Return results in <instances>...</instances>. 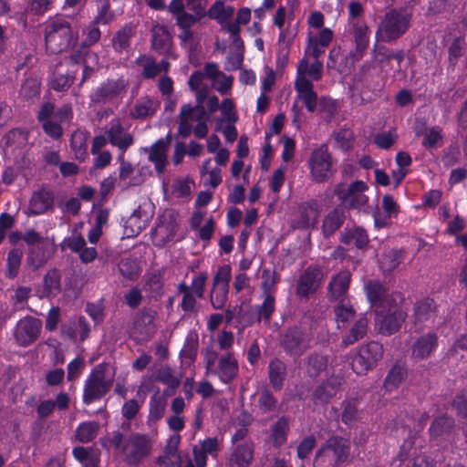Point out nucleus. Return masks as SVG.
Instances as JSON below:
<instances>
[{
	"label": "nucleus",
	"instance_id": "nucleus-1",
	"mask_svg": "<svg viewBox=\"0 0 467 467\" xmlns=\"http://www.w3.org/2000/svg\"><path fill=\"white\" fill-rule=\"evenodd\" d=\"M314 325L312 320L304 318L285 327L278 335L279 347L290 358H300L312 347Z\"/></svg>",
	"mask_w": 467,
	"mask_h": 467
},
{
	"label": "nucleus",
	"instance_id": "nucleus-2",
	"mask_svg": "<svg viewBox=\"0 0 467 467\" xmlns=\"http://www.w3.org/2000/svg\"><path fill=\"white\" fill-rule=\"evenodd\" d=\"M412 14L405 8L388 11L376 32L377 41L389 43L401 37L410 28Z\"/></svg>",
	"mask_w": 467,
	"mask_h": 467
},
{
	"label": "nucleus",
	"instance_id": "nucleus-3",
	"mask_svg": "<svg viewBox=\"0 0 467 467\" xmlns=\"http://www.w3.org/2000/svg\"><path fill=\"white\" fill-rule=\"evenodd\" d=\"M78 39L71 24L64 17H57L46 26L45 41L47 49L53 54L67 50Z\"/></svg>",
	"mask_w": 467,
	"mask_h": 467
},
{
	"label": "nucleus",
	"instance_id": "nucleus-4",
	"mask_svg": "<svg viewBox=\"0 0 467 467\" xmlns=\"http://www.w3.org/2000/svg\"><path fill=\"white\" fill-rule=\"evenodd\" d=\"M384 352L383 345L376 340L358 346L350 352V365L353 372L358 376L367 375L382 360Z\"/></svg>",
	"mask_w": 467,
	"mask_h": 467
},
{
	"label": "nucleus",
	"instance_id": "nucleus-5",
	"mask_svg": "<svg viewBox=\"0 0 467 467\" xmlns=\"http://www.w3.org/2000/svg\"><path fill=\"white\" fill-rule=\"evenodd\" d=\"M374 314L379 332L386 337L400 331L408 316L407 312L397 303V300L388 306L379 308Z\"/></svg>",
	"mask_w": 467,
	"mask_h": 467
},
{
	"label": "nucleus",
	"instance_id": "nucleus-6",
	"mask_svg": "<svg viewBox=\"0 0 467 467\" xmlns=\"http://www.w3.org/2000/svg\"><path fill=\"white\" fill-rule=\"evenodd\" d=\"M307 164L314 182H326L334 174L333 158L327 144H321L311 152Z\"/></svg>",
	"mask_w": 467,
	"mask_h": 467
},
{
	"label": "nucleus",
	"instance_id": "nucleus-7",
	"mask_svg": "<svg viewBox=\"0 0 467 467\" xmlns=\"http://www.w3.org/2000/svg\"><path fill=\"white\" fill-rule=\"evenodd\" d=\"M112 380L105 377V369L102 365H98L91 369L85 380L82 401L85 405L101 400L111 389Z\"/></svg>",
	"mask_w": 467,
	"mask_h": 467
},
{
	"label": "nucleus",
	"instance_id": "nucleus-8",
	"mask_svg": "<svg viewBox=\"0 0 467 467\" xmlns=\"http://www.w3.org/2000/svg\"><path fill=\"white\" fill-rule=\"evenodd\" d=\"M368 185L362 181H355L348 186L338 183L334 188V194L341 202L342 206L347 210L361 209L367 205L368 197L364 194Z\"/></svg>",
	"mask_w": 467,
	"mask_h": 467
},
{
	"label": "nucleus",
	"instance_id": "nucleus-9",
	"mask_svg": "<svg viewBox=\"0 0 467 467\" xmlns=\"http://www.w3.org/2000/svg\"><path fill=\"white\" fill-rule=\"evenodd\" d=\"M232 279V268L230 265H223L218 267L210 292V302L213 309H223L228 301L230 282Z\"/></svg>",
	"mask_w": 467,
	"mask_h": 467
},
{
	"label": "nucleus",
	"instance_id": "nucleus-10",
	"mask_svg": "<svg viewBox=\"0 0 467 467\" xmlns=\"http://www.w3.org/2000/svg\"><path fill=\"white\" fill-rule=\"evenodd\" d=\"M351 35L355 48L344 58L345 67H351L356 62L361 60L367 53L369 45V29L364 21H353L351 23Z\"/></svg>",
	"mask_w": 467,
	"mask_h": 467
},
{
	"label": "nucleus",
	"instance_id": "nucleus-11",
	"mask_svg": "<svg viewBox=\"0 0 467 467\" xmlns=\"http://www.w3.org/2000/svg\"><path fill=\"white\" fill-rule=\"evenodd\" d=\"M128 88V81L123 78H108L101 82L90 94V101L96 105H104L119 98Z\"/></svg>",
	"mask_w": 467,
	"mask_h": 467
},
{
	"label": "nucleus",
	"instance_id": "nucleus-12",
	"mask_svg": "<svg viewBox=\"0 0 467 467\" xmlns=\"http://www.w3.org/2000/svg\"><path fill=\"white\" fill-rule=\"evenodd\" d=\"M365 294L370 306L375 312L379 308L389 306L397 300L396 296H400V299L403 297L400 294H389L387 287L379 280H368L364 286Z\"/></svg>",
	"mask_w": 467,
	"mask_h": 467
},
{
	"label": "nucleus",
	"instance_id": "nucleus-13",
	"mask_svg": "<svg viewBox=\"0 0 467 467\" xmlns=\"http://www.w3.org/2000/svg\"><path fill=\"white\" fill-rule=\"evenodd\" d=\"M27 214L38 216L55 210V192L47 186H41L32 193L28 203Z\"/></svg>",
	"mask_w": 467,
	"mask_h": 467
},
{
	"label": "nucleus",
	"instance_id": "nucleus-14",
	"mask_svg": "<svg viewBox=\"0 0 467 467\" xmlns=\"http://www.w3.org/2000/svg\"><path fill=\"white\" fill-rule=\"evenodd\" d=\"M322 279L321 268L317 265H309L299 276L296 288V295L300 297L308 298L317 291Z\"/></svg>",
	"mask_w": 467,
	"mask_h": 467
},
{
	"label": "nucleus",
	"instance_id": "nucleus-15",
	"mask_svg": "<svg viewBox=\"0 0 467 467\" xmlns=\"http://www.w3.org/2000/svg\"><path fill=\"white\" fill-rule=\"evenodd\" d=\"M40 331L41 321L27 316L17 322L14 336L19 346L27 347L37 339Z\"/></svg>",
	"mask_w": 467,
	"mask_h": 467
},
{
	"label": "nucleus",
	"instance_id": "nucleus-16",
	"mask_svg": "<svg viewBox=\"0 0 467 467\" xmlns=\"http://www.w3.org/2000/svg\"><path fill=\"white\" fill-rule=\"evenodd\" d=\"M222 442L223 439H219L217 436L200 440L198 444L192 447L193 461L197 467H206L209 455L217 460Z\"/></svg>",
	"mask_w": 467,
	"mask_h": 467
},
{
	"label": "nucleus",
	"instance_id": "nucleus-17",
	"mask_svg": "<svg viewBox=\"0 0 467 467\" xmlns=\"http://www.w3.org/2000/svg\"><path fill=\"white\" fill-rule=\"evenodd\" d=\"M109 142L117 147L121 154L134 144V137L131 133L125 132L120 119H112L105 131Z\"/></svg>",
	"mask_w": 467,
	"mask_h": 467
},
{
	"label": "nucleus",
	"instance_id": "nucleus-18",
	"mask_svg": "<svg viewBox=\"0 0 467 467\" xmlns=\"http://www.w3.org/2000/svg\"><path fill=\"white\" fill-rule=\"evenodd\" d=\"M238 361L233 353L227 352L218 359L217 366L212 370L211 376L217 377L224 384L232 383L238 376Z\"/></svg>",
	"mask_w": 467,
	"mask_h": 467
},
{
	"label": "nucleus",
	"instance_id": "nucleus-19",
	"mask_svg": "<svg viewBox=\"0 0 467 467\" xmlns=\"http://www.w3.org/2000/svg\"><path fill=\"white\" fill-rule=\"evenodd\" d=\"M206 116V110L202 105H195L194 107L191 104L182 105L180 112V122L178 126V133L182 138H187L192 133V124L189 122L190 119L197 121L202 120Z\"/></svg>",
	"mask_w": 467,
	"mask_h": 467
},
{
	"label": "nucleus",
	"instance_id": "nucleus-20",
	"mask_svg": "<svg viewBox=\"0 0 467 467\" xmlns=\"http://www.w3.org/2000/svg\"><path fill=\"white\" fill-rule=\"evenodd\" d=\"M123 450L128 463L138 465L150 453V445L144 435L135 434Z\"/></svg>",
	"mask_w": 467,
	"mask_h": 467
},
{
	"label": "nucleus",
	"instance_id": "nucleus-21",
	"mask_svg": "<svg viewBox=\"0 0 467 467\" xmlns=\"http://www.w3.org/2000/svg\"><path fill=\"white\" fill-rule=\"evenodd\" d=\"M439 337L435 332H428L419 337L411 345V357L415 360L429 358L438 348Z\"/></svg>",
	"mask_w": 467,
	"mask_h": 467
},
{
	"label": "nucleus",
	"instance_id": "nucleus-22",
	"mask_svg": "<svg viewBox=\"0 0 467 467\" xmlns=\"http://www.w3.org/2000/svg\"><path fill=\"white\" fill-rule=\"evenodd\" d=\"M254 444L252 441L231 446L228 458L229 467H249L254 460Z\"/></svg>",
	"mask_w": 467,
	"mask_h": 467
},
{
	"label": "nucleus",
	"instance_id": "nucleus-23",
	"mask_svg": "<svg viewBox=\"0 0 467 467\" xmlns=\"http://www.w3.org/2000/svg\"><path fill=\"white\" fill-rule=\"evenodd\" d=\"M351 277V273L348 270H343L332 275L327 285L329 301L344 300L350 286Z\"/></svg>",
	"mask_w": 467,
	"mask_h": 467
},
{
	"label": "nucleus",
	"instance_id": "nucleus-24",
	"mask_svg": "<svg viewBox=\"0 0 467 467\" xmlns=\"http://www.w3.org/2000/svg\"><path fill=\"white\" fill-rule=\"evenodd\" d=\"M344 382L343 377L339 375H331L321 384L317 386L313 392V398L316 402L322 404L328 403L334 397L337 396Z\"/></svg>",
	"mask_w": 467,
	"mask_h": 467
},
{
	"label": "nucleus",
	"instance_id": "nucleus-25",
	"mask_svg": "<svg viewBox=\"0 0 467 467\" xmlns=\"http://www.w3.org/2000/svg\"><path fill=\"white\" fill-rule=\"evenodd\" d=\"M438 316V306L433 298L425 297L413 306V318L416 325L433 323Z\"/></svg>",
	"mask_w": 467,
	"mask_h": 467
},
{
	"label": "nucleus",
	"instance_id": "nucleus-26",
	"mask_svg": "<svg viewBox=\"0 0 467 467\" xmlns=\"http://www.w3.org/2000/svg\"><path fill=\"white\" fill-rule=\"evenodd\" d=\"M347 213L344 206L337 205L325 215L321 226L325 238H330L341 228L347 219Z\"/></svg>",
	"mask_w": 467,
	"mask_h": 467
},
{
	"label": "nucleus",
	"instance_id": "nucleus-27",
	"mask_svg": "<svg viewBox=\"0 0 467 467\" xmlns=\"http://www.w3.org/2000/svg\"><path fill=\"white\" fill-rule=\"evenodd\" d=\"M324 444L331 451L332 457L339 465L349 461L351 442L348 439L338 435H332Z\"/></svg>",
	"mask_w": 467,
	"mask_h": 467
},
{
	"label": "nucleus",
	"instance_id": "nucleus-28",
	"mask_svg": "<svg viewBox=\"0 0 467 467\" xmlns=\"http://www.w3.org/2000/svg\"><path fill=\"white\" fill-rule=\"evenodd\" d=\"M151 32V48L159 55L168 57L172 46V37L168 28L163 25H156Z\"/></svg>",
	"mask_w": 467,
	"mask_h": 467
},
{
	"label": "nucleus",
	"instance_id": "nucleus-29",
	"mask_svg": "<svg viewBox=\"0 0 467 467\" xmlns=\"http://www.w3.org/2000/svg\"><path fill=\"white\" fill-rule=\"evenodd\" d=\"M328 360V355L317 351L311 352L304 359L306 375L310 379H317L327 369Z\"/></svg>",
	"mask_w": 467,
	"mask_h": 467
},
{
	"label": "nucleus",
	"instance_id": "nucleus-30",
	"mask_svg": "<svg viewBox=\"0 0 467 467\" xmlns=\"http://www.w3.org/2000/svg\"><path fill=\"white\" fill-rule=\"evenodd\" d=\"M267 373L272 389L280 391L287 375L286 364L279 358H274L268 363Z\"/></svg>",
	"mask_w": 467,
	"mask_h": 467
},
{
	"label": "nucleus",
	"instance_id": "nucleus-31",
	"mask_svg": "<svg viewBox=\"0 0 467 467\" xmlns=\"http://www.w3.org/2000/svg\"><path fill=\"white\" fill-rule=\"evenodd\" d=\"M340 242L346 245L353 244L357 249H364L368 245L369 237L367 231L360 226L346 227L340 235Z\"/></svg>",
	"mask_w": 467,
	"mask_h": 467
},
{
	"label": "nucleus",
	"instance_id": "nucleus-32",
	"mask_svg": "<svg viewBox=\"0 0 467 467\" xmlns=\"http://www.w3.org/2000/svg\"><path fill=\"white\" fill-rule=\"evenodd\" d=\"M150 217L151 215L143 212L140 206L135 209L125 223V234L127 237L139 235L148 226Z\"/></svg>",
	"mask_w": 467,
	"mask_h": 467
},
{
	"label": "nucleus",
	"instance_id": "nucleus-33",
	"mask_svg": "<svg viewBox=\"0 0 467 467\" xmlns=\"http://www.w3.org/2000/svg\"><path fill=\"white\" fill-rule=\"evenodd\" d=\"M408 377V369L405 364L396 362L388 371L383 387L388 392L398 389Z\"/></svg>",
	"mask_w": 467,
	"mask_h": 467
},
{
	"label": "nucleus",
	"instance_id": "nucleus-34",
	"mask_svg": "<svg viewBox=\"0 0 467 467\" xmlns=\"http://www.w3.org/2000/svg\"><path fill=\"white\" fill-rule=\"evenodd\" d=\"M199 348V337L194 331L187 335L182 348L180 351V359L182 366L191 367L196 360Z\"/></svg>",
	"mask_w": 467,
	"mask_h": 467
},
{
	"label": "nucleus",
	"instance_id": "nucleus-35",
	"mask_svg": "<svg viewBox=\"0 0 467 467\" xmlns=\"http://www.w3.org/2000/svg\"><path fill=\"white\" fill-rule=\"evenodd\" d=\"M290 426L289 419L282 416L270 426V440L275 448L282 447L288 438Z\"/></svg>",
	"mask_w": 467,
	"mask_h": 467
},
{
	"label": "nucleus",
	"instance_id": "nucleus-36",
	"mask_svg": "<svg viewBox=\"0 0 467 467\" xmlns=\"http://www.w3.org/2000/svg\"><path fill=\"white\" fill-rule=\"evenodd\" d=\"M368 329V319L367 317L362 316L354 322L349 330L342 337V346L348 347L361 340L366 337Z\"/></svg>",
	"mask_w": 467,
	"mask_h": 467
},
{
	"label": "nucleus",
	"instance_id": "nucleus-37",
	"mask_svg": "<svg viewBox=\"0 0 467 467\" xmlns=\"http://www.w3.org/2000/svg\"><path fill=\"white\" fill-rule=\"evenodd\" d=\"M158 107L159 103L154 99L149 97L140 98L130 109V117L133 119H143L151 117L156 113Z\"/></svg>",
	"mask_w": 467,
	"mask_h": 467
},
{
	"label": "nucleus",
	"instance_id": "nucleus-38",
	"mask_svg": "<svg viewBox=\"0 0 467 467\" xmlns=\"http://www.w3.org/2000/svg\"><path fill=\"white\" fill-rule=\"evenodd\" d=\"M164 270L159 269L151 272L145 276L144 290L150 294L151 298H160L163 295Z\"/></svg>",
	"mask_w": 467,
	"mask_h": 467
},
{
	"label": "nucleus",
	"instance_id": "nucleus-39",
	"mask_svg": "<svg viewBox=\"0 0 467 467\" xmlns=\"http://www.w3.org/2000/svg\"><path fill=\"white\" fill-rule=\"evenodd\" d=\"M359 400L357 398H347L341 402V421L347 426H352L359 420Z\"/></svg>",
	"mask_w": 467,
	"mask_h": 467
},
{
	"label": "nucleus",
	"instance_id": "nucleus-40",
	"mask_svg": "<svg viewBox=\"0 0 467 467\" xmlns=\"http://www.w3.org/2000/svg\"><path fill=\"white\" fill-rule=\"evenodd\" d=\"M134 35V26L129 23L119 29L112 37V47L115 52L122 53L130 47V39Z\"/></svg>",
	"mask_w": 467,
	"mask_h": 467
},
{
	"label": "nucleus",
	"instance_id": "nucleus-41",
	"mask_svg": "<svg viewBox=\"0 0 467 467\" xmlns=\"http://www.w3.org/2000/svg\"><path fill=\"white\" fill-rule=\"evenodd\" d=\"M115 19L116 15L111 9L110 0H97L96 14L91 22L98 26H109L115 21Z\"/></svg>",
	"mask_w": 467,
	"mask_h": 467
},
{
	"label": "nucleus",
	"instance_id": "nucleus-42",
	"mask_svg": "<svg viewBox=\"0 0 467 467\" xmlns=\"http://www.w3.org/2000/svg\"><path fill=\"white\" fill-rule=\"evenodd\" d=\"M454 419L452 417L442 415L434 419L429 429L431 439L436 440L443 435L451 432L454 427Z\"/></svg>",
	"mask_w": 467,
	"mask_h": 467
},
{
	"label": "nucleus",
	"instance_id": "nucleus-43",
	"mask_svg": "<svg viewBox=\"0 0 467 467\" xmlns=\"http://www.w3.org/2000/svg\"><path fill=\"white\" fill-rule=\"evenodd\" d=\"M77 75V69L67 68L65 72L55 71L51 80V88L57 92H65L73 85Z\"/></svg>",
	"mask_w": 467,
	"mask_h": 467
},
{
	"label": "nucleus",
	"instance_id": "nucleus-44",
	"mask_svg": "<svg viewBox=\"0 0 467 467\" xmlns=\"http://www.w3.org/2000/svg\"><path fill=\"white\" fill-rule=\"evenodd\" d=\"M100 425L97 421H83L75 431L76 439L81 443L91 442L98 435Z\"/></svg>",
	"mask_w": 467,
	"mask_h": 467
},
{
	"label": "nucleus",
	"instance_id": "nucleus-45",
	"mask_svg": "<svg viewBox=\"0 0 467 467\" xmlns=\"http://www.w3.org/2000/svg\"><path fill=\"white\" fill-rule=\"evenodd\" d=\"M256 313V321L269 324L275 311V297L274 295H264V301L261 305L254 306Z\"/></svg>",
	"mask_w": 467,
	"mask_h": 467
},
{
	"label": "nucleus",
	"instance_id": "nucleus-46",
	"mask_svg": "<svg viewBox=\"0 0 467 467\" xmlns=\"http://www.w3.org/2000/svg\"><path fill=\"white\" fill-rule=\"evenodd\" d=\"M277 406L278 400L268 388H265L258 392L256 408L261 414L275 412L277 410Z\"/></svg>",
	"mask_w": 467,
	"mask_h": 467
},
{
	"label": "nucleus",
	"instance_id": "nucleus-47",
	"mask_svg": "<svg viewBox=\"0 0 467 467\" xmlns=\"http://www.w3.org/2000/svg\"><path fill=\"white\" fill-rule=\"evenodd\" d=\"M28 130L25 128H14L3 137L5 148H21L27 143Z\"/></svg>",
	"mask_w": 467,
	"mask_h": 467
},
{
	"label": "nucleus",
	"instance_id": "nucleus-48",
	"mask_svg": "<svg viewBox=\"0 0 467 467\" xmlns=\"http://www.w3.org/2000/svg\"><path fill=\"white\" fill-rule=\"evenodd\" d=\"M70 148L74 153L75 159L78 161H84L88 157V139L82 133H75L70 139Z\"/></svg>",
	"mask_w": 467,
	"mask_h": 467
},
{
	"label": "nucleus",
	"instance_id": "nucleus-49",
	"mask_svg": "<svg viewBox=\"0 0 467 467\" xmlns=\"http://www.w3.org/2000/svg\"><path fill=\"white\" fill-rule=\"evenodd\" d=\"M149 415L148 422L155 424L164 415L166 402L165 400L160 396L152 395L149 403Z\"/></svg>",
	"mask_w": 467,
	"mask_h": 467
},
{
	"label": "nucleus",
	"instance_id": "nucleus-50",
	"mask_svg": "<svg viewBox=\"0 0 467 467\" xmlns=\"http://www.w3.org/2000/svg\"><path fill=\"white\" fill-rule=\"evenodd\" d=\"M23 258V252L21 249H11L7 254L6 265L7 270L5 276L9 279L16 278L19 274V269Z\"/></svg>",
	"mask_w": 467,
	"mask_h": 467
},
{
	"label": "nucleus",
	"instance_id": "nucleus-51",
	"mask_svg": "<svg viewBox=\"0 0 467 467\" xmlns=\"http://www.w3.org/2000/svg\"><path fill=\"white\" fill-rule=\"evenodd\" d=\"M317 202H308L300 206L299 223L303 227L314 225L317 219Z\"/></svg>",
	"mask_w": 467,
	"mask_h": 467
},
{
	"label": "nucleus",
	"instance_id": "nucleus-52",
	"mask_svg": "<svg viewBox=\"0 0 467 467\" xmlns=\"http://www.w3.org/2000/svg\"><path fill=\"white\" fill-rule=\"evenodd\" d=\"M466 40L463 36H456L448 47V61L451 67H455L459 58L463 55Z\"/></svg>",
	"mask_w": 467,
	"mask_h": 467
},
{
	"label": "nucleus",
	"instance_id": "nucleus-53",
	"mask_svg": "<svg viewBox=\"0 0 467 467\" xmlns=\"http://www.w3.org/2000/svg\"><path fill=\"white\" fill-rule=\"evenodd\" d=\"M156 380L166 385L174 394L180 386V379L174 375V371L171 367H164L158 370Z\"/></svg>",
	"mask_w": 467,
	"mask_h": 467
},
{
	"label": "nucleus",
	"instance_id": "nucleus-54",
	"mask_svg": "<svg viewBox=\"0 0 467 467\" xmlns=\"http://www.w3.org/2000/svg\"><path fill=\"white\" fill-rule=\"evenodd\" d=\"M334 314L338 327H340V324L344 327L355 317L356 311L351 305L345 304L344 300H341L334 307Z\"/></svg>",
	"mask_w": 467,
	"mask_h": 467
},
{
	"label": "nucleus",
	"instance_id": "nucleus-55",
	"mask_svg": "<svg viewBox=\"0 0 467 467\" xmlns=\"http://www.w3.org/2000/svg\"><path fill=\"white\" fill-rule=\"evenodd\" d=\"M234 13V7H225L223 3L217 1L210 7L206 15L212 19H216L220 24H223L232 17Z\"/></svg>",
	"mask_w": 467,
	"mask_h": 467
},
{
	"label": "nucleus",
	"instance_id": "nucleus-56",
	"mask_svg": "<svg viewBox=\"0 0 467 467\" xmlns=\"http://www.w3.org/2000/svg\"><path fill=\"white\" fill-rule=\"evenodd\" d=\"M340 465L332 457V453L322 444L320 448L316 451L313 467H339Z\"/></svg>",
	"mask_w": 467,
	"mask_h": 467
},
{
	"label": "nucleus",
	"instance_id": "nucleus-57",
	"mask_svg": "<svg viewBox=\"0 0 467 467\" xmlns=\"http://www.w3.org/2000/svg\"><path fill=\"white\" fill-rule=\"evenodd\" d=\"M280 281V275L275 271L269 268H265L262 272V283L261 287L264 291V295H274L275 291V285Z\"/></svg>",
	"mask_w": 467,
	"mask_h": 467
},
{
	"label": "nucleus",
	"instance_id": "nucleus-58",
	"mask_svg": "<svg viewBox=\"0 0 467 467\" xmlns=\"http://www.w3.org/2000/svg\"><path fill=\"white\" fill-rule=\"evenodd\" d=\"M171 141V135L169 132L165 139H160L155 143H153L149 155L150 161L167 159L166 151Z\"/></svg>",
	"mask_w": 467,
	"mask_h": 467
},
{
	"label": "nucleus",
	"instance_id": "nucleus-59",
	"mask_svg": "<svg viewBox=\"0 0 467 467\" xmlns=\"http://www.w3.org/2000/svg\"><path fill=\"white\" fill-rule=\"evenodd\" d=\"M47 261V251L41 245L30 247L26 256V262L34 268L43 266Z\"/></svg>",
	"mask_w": 467,
	"mask_h": 467
},
{
	"label": "nucleus",
	"instance_id": "nucleus-60",
	"mask_svg": "<svg viewBox=\"0 0 467 467\" xmlns=\"http://www.w3.org/2000/svg\"><path fill=\"white\" fill-rule=\"evenodd\" d=\"M306 72L313 80H320L323 75V63L319 60H315V62L308 66L307 61L302 60L298 67V74L303 75Z\"/></svg>",
	"mask_w": 467,
	"mask_h": 467
},
{
	"label": "nucleus",
	"instance_id": "nucleus-61",
	"mask_svg": "<svg viewBox=\"0 0 467 467\" xmlns=\"http://www.w3.org/2000/svg\"><path fill=\"white\" fill-rule=\"evenodd\" d=\"M402 262V251L393 249L388 252L381 262V267L383 271L391 273L393 272Z\"/></svg>",
	"mask_w": 467,
	"mask_h": 467
},
{
	"label": "nucleus",
	"instance_id": "nucleus-62",
	"mask_svg": "<svg viewBox=\"0 0 467 467\" xmlns=\"http://www.w3.org/2000/svg\"><path fill=\"white\" fill-rule=\"evenodd\" d=\"M83 36L84 39L81 46L83 47L88 48L99 41L101 37V31L98 25L94 24L93 22H89V24L83 31Z\"/></svg>",
	"mask_w": 467,
	"mask_h": 467
},
{
	"label": "nucleus",
	"instance_id": "nucleus-63",
	"mask_svg": "<svg viewBox=\"0 0 467 467\" xmlns=\"http://www.w3.org/2000/svg\"><path fill=\"white\" fill-rule=\"evenodd\" d=\"M119 270L125 278L136 279L140 274V268L137 262L131 258H123L119 263Z\"/></svg>",
	"mask_w": 467,
	"mask_h": 467
},
{
	"label": "nucleus",
	"instance_id": "nucleus-64",
	"mask_svg": "<svg viewBox=\"0 0 467 467\" xmlns=\"http://www.w3.org/2000/svg\"><path fill=\"white\" fill-rule=\"evenodd\" d=\"M448 356L454 358H467V333L459 337L448 351Z\"/></svg>",
	"mask_w": 467,
	"mask_h": 467
}]
</instances>
